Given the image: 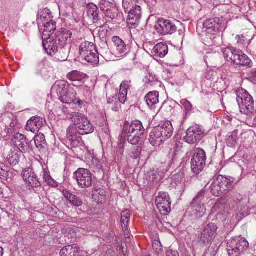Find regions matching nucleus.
Listing matches in <instances>:
<instances>
[{"mask_svg":"<svg viewBox=\"0 0 256 256\" xmlns=\"http://www.w3.org/2000/svg\"><path fill=\"white\" fill-rule=\"evenodd\" d=\"M123 152H124V150H120L118 152V156H122V155L123 154Z\"/></svg>","mask_w":256,"mask_h":256,"instance_id":"nucleus-58","label":"nucleus"},{"mask_svg":"<svg viewBox=\"0 0 256 256\" xmlns=\"http://www.w3.org/2000/svg\"><path fill=\"white\" fill-rule=\"evenodd\" d=\"M142 16L141 8L136 6L128 14L127 23L130 28H136L139 25Z\"/></svg>","mask_w":256,"mask_h":256,"instance_id":"nucleus-20","label":"nucleus"},{"mask_svg":"<svg viewBox=\"0 0 256 256\" xmlns=\"http://www.w3.org/2000/svg\"><path fill=\"white\" fill-rule=\"evenodd\" d=\"M42 172L41 173V176H42L44 182L48 186L56 187L58 186L57 183L50 175L48 170L44 168H42Z\"/></svg>","mask_w":256,"mask_h":256,"instance_id":"nucleus-38","label":"nucleus"},{"mask_svg":"<svg viewBox=\"0 0 256 256\" xmlns=\"http://www.w3.org/2000/svg\"><path fill=\"white\" fill-rule=\"evenodd\" d=\"M248 242L240 236L228 242L227 250L229 256H238L248 248Z\"/></svg>","mask_w":256,"mask_h":256,"instance_id":"nucleus-11","label":"nucleus"},{"mask_svg":"<svg viewBox=\"0 0 256 256\" xmlns=\"http://www.w3.org/2000/svg\"><path fill=\"white\" fill-rule=\"evenodd\" d=\"M224 58L229 62H233L237 66L251 68L253 62L242 50L233 47L226 48L223 51Z\"/></svg>","mask_w":256,"mask_h":256,"instance_id":"nucleus-5","label":"nucleus"},{"mask_svg":"<svg viewBox=\"0 0 256 256\" xmlns=\"http://www.w3.org/2000/svg\"><path fill=\"white\" fill-rule=\"evenodd\" d=\"M155 28L160 34L163 35L172 34L177 30L176 26L172 21L164 18L158 19Z\"/></svg>","mask_w":256,"mask_h":256,"instance_id":"nucleus-19","label":"nucleus"},{"mask_svg":"<svg viewBox=\"0 0 256 256\" xmlns=\"http://www.w3.org/2000/svg\"><path fill=\"white\" fill-rule=\"evenodd\" d=\"M125 102L121 100V96L119 94H116L108 98V108L114 112H118L121 108V104H124Z\"/></svg>","mask_w":256,"mask_h":256,"instance_id":"nucleus-23","label":"nucleus"},{"mask_svg":"<svg viewBox=\"0 0 256 256\" xmlns=\"http://www.w3.org/2000/svg\"><path fill=\"white\" fill-rule=\"evenodd\" d=\"M130 218V213L128 210H126L121 213V224L124 232L128 230Z\"/></svg>","mask_w":256,"mask_h":256,"instance_id":"nucleus-39","label":"nucleus"},{"mask_svg":"<svg viewBox=\"0 0 256 256\" xmlns=\"http://www.w3.org/2000/svg\"><path fill=\"white\" fill-rule=\"evenodd\" d=\"M234 181L233 178L218 175L210 186V192L214 196H218L224 192L230 190Z\"/></svg>","mask_w":256,"mask_h":256,"instance_id":"nucleus-7","label":"nucleus"},{"mask_svg":"<svg viewBox=\"0 0 256 256\" xmlns=\"http://www.w3.org/2000/svg\"><path fill=\"white\" fill-rule=\"evenodd\" d=\"M106 16L111 19H116L118 16V11L116 6H110L104 12Z\"/></svg>","mask_w":256,"mask_h":256,"instance_id":"nucleus-41","label":"nucleus"},{"mask_svg":"<svg viewBox=\"0 0 256 256\" xmlns=\"http://www.w3.org/2000/svg\"><path fill=\"white\" fill-rule=\"evenodd\" d=\"M216 76V72L212 70H208L203 74V77L209 80H214Z\"/></svg>","mask_w":256,"mask_h":256,"instance_id":"nucleus-47","label":"nucleus"},{"mask_svg":"<svg viewBox=\"0 0 256 256\" xmlns=\"http://www.w3.org/2000/svg\"><path fill=\"white\" fill-rule=\"evenodd\" d=\"M52 14L48 8H44L38 14L37 23L40 30H43L44 35L50 36V33L53 32L56 28V22L52 20Z\"/></svg>","mask_w":256,"mask_h":256,"instance_id":"nucleus-6","label":"nucleus"},{"mask_svg":"<svg viewBox=\"0 0 256 256\" xmlns=\"http://www.w3.org/2000/svg\"><path fill=\"white\" fill-rule=\"evenodd\" d=\"M252 124L254 126L256 127V117L254 118L253 120Z\"/></svg>","mask_w":256,"mask_h":256,"instance_id":"nucleus-60","label":"nucleus"},{"mask_svg":"<svg viewBox=\"0 0 256 256\" xmlns=\"http://www.w3.org/2000/svg\"><path fill=\"white\" fill-rule=\"evenodd\" d=\"M218 249L217 245L214 244L210 245L207 250L206 251V254L209 256H215L217 254Z\"/></svg>","mask_w":256,"mask_h":256,"instance_id":"nucleus-46","label":"nucleus"},{"mask_svg":"<svg viewBox=\"0 0 256 256\" xmlns=\"http://www.w3.org/2000/svg\"><path fill=\"white\" fill-rule=\"evenodd\" d=\"M35 144H41L46 142L45 136L43 134L40 133L36 134L34 138Z\"/></svg>","mask_w":256,"mask_h":256,"instance_id":"nucleus-51","label":"nucleus"},{"mask_svg":"<svg viewBox=\"0 0 256 256\" xmlns=\"http://www.w3.org/2000/svg\"><path fill=\"white\" fill-rule=\"evenodd\" d=\"M218 228L216 224L213 222L209 223L205 226L198 236V244L204 247L209 244L217 235Z\"/></svg>","mask_w":256,"mask_h":256,"instance_id":"nucleus-12","label":"nucleus"},{"mask_svg":"<svg viewBox=\"0 0 256 256\" xmlns=\"http://www.w3.org/2000/svg\"><path fill=\"white\" fill-rule=\"evenodd\" d=\"M238 134L236 131H234L228 134L226 138V144L228 146L234 147L236 144Z\"/></svg>","mask_w":256,"mask_h":256,"instance_id":"nucleus-40","label":"nucleus"},{"mask_svg":"<svg viewBox=\"0 0 256 256\" xmlns=\"http://www.w3.org/2000/svg\"><path fill=\"white\" fill-rule=\"evenodd\" d=\"M153 247L156 250H161L162 249V246L160 242L155 240L153 242Z\"/></svg>","mask_w":256,"mask_h":256,"instance_id":"nucleus-52","label":"nucleus"},{"mask_svg":"<svg viewBox=\"0 0 256 256\" xmlns=\"http://www.w3.org/2000/svg\"><path fill=\"white\" fill-rule=\"evenodd\" d=\"M155 203L162 214L166 216L170 212L171 202L168 193L160 192L156 198Z\"/></svg>","mask_w":256,"mask_h":256,"instance_id":"nucleus-17","label":"nucleus"},{"mask_svg":"<svg viewBox=\"0 0 256 256\" xmlns=\"http://www.w3.org/2000/svg\"><path fill=\"white\" fill-rule=\"evenodd\" d=\"M92 174L88 169L79 168L74 172L73 178L80 188H87L92 186Z\"/></svg>","mask_w":256,"mask_h":256,"instance_id":"nucleus-15","label":"nucleus"},{"mask_svg":"<svg viewBox=\"0 0 256 256\" xmlns=\"http://www.w3.org/2000/svg\"><path fill=\"white\" fill-rule=\"evenodd\" d=\"M22 152L14 148L11 150L7 156V160L10 164L12 166L16 165L20 162Z\"/></svg>","mask_w":256,"mask_h":256,"instance_id":"nucleus-35","label":"nucleus"},{"mask_svg":"<svg viewBox=\"0 0 256 256\" xmlns=\"http://www.w3.org/2000/svg\"><path fill=\"white\" fill-rule=\"evenodd\" d=\"M206 190L204 189L202 190L194 198L192 202H195L198 203H202V202L204 198V194Z\"/></svg>","mask_w":256,"mask_h":256,"instance_id":"nucleus-50","label":"nucleus"},{"mask_svg":"<svg viewBox=\"0 0 256 256\" xmlns=\"http://www.w3.org/2000/svg\"><path fill=\"white\" fill-rule=\"evenodd\" d=\"M9 168L3 163H0V178L7 180L9 176Z\"/></svg>","mask_w":256,"mask_h":256,"instance_id":"nucleus-43","label":"nucleus"},{"mask_svg":"<svg viewBox=\"0 0 256 256\" xmlns=\"http://www.w3.org/2000/svg\"><path fill=\"white\" fill-rule=\"evenodd\" d=\"M168 46L166 43H158L156 44L152 50V53L160 58H164L168 53Z\"/></svg>","mask_w":256,"mask_h":256,"instance_id":"nucleus-30","label":"nucleus"},{"mask_svg":"<svg viewBox=\"0 0 256 256\" xmlns=\"http://www.w3.org/2000/svg\"><path fill=\"white\" fill-rule=\"evenodd\" d=\"M90 168L95 174H104V169L102 162L96 158H92L90 164Z\"/></svg>","mask_w":256,"mask_h":256,"instance_id":"nucleus-37","label":"nucleus"},{"mask_svg":"<svg viewBox=\"0 0 256 256\" xmlns=\"http://www.w3.org/2000/svg\"><path fill=\"white\" fill-rule=\"evenodd\" d=\"M132 87V80H126L122 81L120 85V92L121 96V100L126 102L127 99V94L128 90Z\"/></svg>","mask_w":256,"mask_h":256,"instance_id":"nucleus-31","label":"nucleus"},{"mask_svg":"<svg viewBox=\"0 0 256 256\" xmlns=\"http://www.w3.org/2000/svg\"><path fill=\"white\" fill-rule=\"evenodd\" d=\"M37 148H38L40 150H44L46 148L47 144L46 143H41V144H35Z\"/></svg>","mask_w":256,"mask_h":256,"instance_id":"nucleus-54","label":"nucleus"},{"mask_svg":"<svg viewBox=\"0 0 256 256\" xmlns=\"http://www.w3.org/2000/svg\"><path fill=\"white\" fill-rule=\"evenodd\" d=\"M167 256H179V254L176 250H169L166 252Z\"/></svg>","mask_w":256,"mask_h":256,"instance_id":"nucleus-53","label":"nucleus"},{"mask_svg":"<svg viewBox=\"0 0 256 256\" xmlns=\"http://www.w3.org/2000/svg\"><path fill=\"white\" fill-rule=\"evenodd\" d=\"M189 210L191 215L195 216L197 218H200L206 213V208L203 203L192 202Z\"/></svg>","mask_w":256,"mask_h":256,"instance_id":"nucleus-24","label":"nucleus"},{"mask_svg":"<svg viewBox=\"0 0 256 256\" xmlns=\"http://www.w3.org/2000/svg\"><path fill=\"white\" fill-rule=\"evenodd\" d=\"M156 81L157 78L156 76L150 73L147 74L144 79V84L147 87L154 85Z\"/></svg>","mask_w":256,"mask_h":256,"instance_id":"nucleus-42","label":"nucleus"},{"mask_svg":"<svg viewBox=\"0 0 256 256\" xmlns=\"http://www.w3.org/2000/svg\"><path fill=\"white\" fill-rule=\"evenodd\" d=\"M4 254V250L3 248L0 246V256H3Z\"/></svg>","mask_w":256,"mask_h":256,"instance_id":"nucleus-59","label":"nucleus"},{"mask_svg":"<svg viewBox=\"0 0 256 256\" xmlns=\"http://www.w3.org/2000/svg\"><path fill=\"white\" fill-rule=\"evenodd\" d=\"M206 154L204 150L200 148L195 149L191 160L192 172L196 174H199L206 166Z\"/></svg>","mask_w":256,"mask_h":256,"instance_id":"nucleus-13","label":"nucleus"},{"mask_svg":"<svg viewBox=\"0 0 256 256\" xmlns=\"http://www.w3.org/2000/svg\"><path fill=\"white\" fill-rule=\"evenodd\" d=\"M86 14L88 17L92 20L93 23H99L100 18L98 12V7L96 4L93 3L88 4L86 6Z\"/></svg>","mask_w":256,"mask_h":256,"instance_id":"nucleus-27","label":"nucleus"},{"mask_svg":"<svg viewBox=\"0 0 256 256\" xmlns=\"http://www.w3.org/2000/svg\"><path fill=\"white\" fill-rule=\"evenodd\" d=\"M46 120L40 116H33L27 122L26 130L33 133L38 132V130L46 124Z\"/></svg>","mask_w":256,"mask_h":256,"instance_id":"nucleus-22","label":"nucleus"},{"mask_svg":"<svg viewBox=\"0 0 256 256\" xmlns=\"http://www.w3.org/2000/svg\"><path fill=\"white\" fill-rule=\"evenodd\" d=\"M63 194L72 204L78 207L82 206L83 202L80 198L76 196L68 190H64Z\"/></svg>","mask_w":256,"mask_h":256,"instance_id":"nucleus-36","label":"nucleus"},{"mask_svg":"<svg viewBox=\"0 0 256 256\" xmlns=\"http://www.w3.org/2000/svg\"><path fill=\"white\" fill-rule=\"evenodd\" d=\"M235 40H236V42L239 46H244L248 44V39L242 34L236 35L235 37Z\"/></svg>","mask_w":256,"mask_h":256,"instance_id":"nucleus-49","label":"nucleus"},{"mask_svg":"<svg viewBox=\"0 0 256 256\" xmlns=\"http://www.w3.org/2000/svg\"><path fill=\"white\" fill-rule=\"evenodd\" d=\"M70 118L74 126H70L66 130V138L72 148L78 146L81 140L80 135L88 134L92 133L94 130V126L88 118L84 114L79 112H72Z\"/></svg>","mask_w":256,"mask_h":256,"instance_id":"nucleus-2","label":"nucleus"},{"mask_svg":"<svg viewBox=\"0 0 256 256\" xmlns=\"http://www.w3.org/2000/svg\"><path fill=\"white\" fill-rule=\"evenodd\" d=\"M60 256H78L79 248L75 244L68 245L60 251Z\"/></svg>","mask_w":256,"mask_h":256,"instance_id":"nucleus-32","label":"nucleus"},{"mask_svg":"<svg viewBox=\"0 0 256 256\" xmlns=\"http://www.w3.org/2000/svg\"><path fill=\"white\" fill-rule=\"evenodd\" d=\"M236 202H240L241 200H242V196H240L238 194H236Z\"/></svg>","mask_w":256,"mask_h":256,"instance_id":"nucleus-56","label":"nucleus"},{"mask_svg":"<svg viewBox=\"0 0 256 256\" xmlns=\"http://www.w3.org/2000/svg\"><path fill=\"white\" fill-rule=\"evenodd\" d=\"M112 42H114L116 48V50L119 54H124V56L128 53L129 51L128 48L125 42L118 36H114L112 38Z\"/></svg>","mask_w":256,"mask_h":256,"instance_id":"nucleus-29","label":"nucleus"},{"mask_svg":"<svg viewBox=\"0 0 256 256\" xmlns=\"http://www.w3.org/2000/svg\"><path fill=\"white\" fill-rule=\"evenodd\" d=\"M173 134L171 122L166 121L154 127L150 134V142L153 146H158L170 138Z\"/></svg>","mask_w":256,"mask_h":256,"instance_id":"nucleus-4","label":"nucleus"},{"mask_svg":"<svg viewBox=\"0 0 256 256\" xmlns=\"http://www.w3.org/2000/svg\"><path fill=\"white\" fill-rule=\"evenodd\" d=\"M236 101L240 112L246 115L252 114L254 110L253 98L244 89L238 90L236 92Z\"/></svg>","mask_w":256,"mask_h":256,"instance_id":"nucleus-8","label":"nucleus"},{"mask_svg":"<svg viewBox=\"0 0 256 256\" xmlns=\"http://www.w3.org/2000/svg\"><path fill=\"white\" fill-rule=\"evenodd\" d=\"M98 54L99 53L96 48L95 50H90V52H88L86 55L88 57L86 58L79 57V59L81 62L84 64H86V63L88 62L93 65H96L99 62Z\"/></svg>","mask_w":256,"mask_h":256,"instance_id":"nucleus-25","label":"nucleus"},{"mask_svg":"<svg viewBox=\"0 0 256 256\" xmlns=\"http://www.w3.org/2000/svg\"><path fill=\"white\" fill-rule=\"evenodd\" d=\"M148 106L151 108H154L159 102V93L156 91L149 92L144 98Z\"/></svg>","mask_w":256,"mask_h":256,"instance_id":"nucleus-26","label":"nucleus"},{"mask_svg":"<svg viewBox=\"0 0 256 256\" xmlns=\"http://www.w3.org/2000/svg\"><path fill=\"white\" fill-rule=\"evenodd\" d=\"M99 34H100V38H104V37L106 36V33L104 30H102V31H99Z\"/></svg>","mask_w":256,"mask_h":256,"instance_id":"nucleus-57","label":"nucleus"},{"mask_svg":"<svg viewBox=\"0 0 256 256\" xmlns=\"http://www.w3.org/2000/svg\"><path fill=\"white\" fill-rule=\"evenodd\" d=\"M24 180L32 188L40 186L41 182L39 180L37 175L32 170L28 168L24 170L22 174Z\"/></svg>","mask_w":256,"mask_h":256,"instance_id":"nucleus-21","label":"nucleus"},{"mask_svg":"<svg viewBox=\"0 0 256 256\" xmlns=\"http://www.w3.org/2000/svg\"><path fill=\"white\" fill-rule=\"evenodd\" d=\"M100 54L102 55L101 56H102L104 58H106L107 57V56H103V55H102V54Z\"/></svg>","mask_w":256,"mask_h":256,"instance_id":"nucleus-63","label":"nucleus"},{"mask_svg":"<svg viewBox=\"0 0 256 256\" xmlns=\"http://www.w3.org/2000/svg\"><path fill=\"white\" fill-rule=\"evenodd\" d=\"M86 74L78 70H72L66 75V78L69 80L75 83H81L86 78Z\"/></svg>","mask_w":256,"mask_h":256,"instance_id":"nucleus-33","label":"nucleus"},{"mask_svg":"<svg viewBox=\"0 0 256 256\" xmlns=\"http://www.w3.org/2000/svg\"><path fill=\"white\" fill-rule=\"evenodd\" d=\"M74 229H72V230H70V232L72 231V232H74V235H73L72 238H73L74 236L76 237V232H74Z\"/></svg>","mask_w":256,"mask_h":256,"instance_id":"nucleus-62","label":"nucleus"},{"mask_svg":"<svg viewBox=\"0 0 256 256\" xmlns=\"http://www.w3.org/2000/svg\"><path fill=\"white\" fill-rule=\"evenodd\" d=\"M106 52H108V48H106Z\"/></svg>","mask_w":256,"mask_h":256,"instance_id":"nucleus-64","label":"nucleus"},{"mask_svg":"<svg viewBox=\"0 0 256 256\" xmlns=\"http://www.w3.org/2000/svg\"><path fill=\"white\" fill-rule=\"evenodd\" d=\"M112 2V0H101L99 4L101 10L104 12L107 9H108L110 6H114Z\"/></svg>","mask_w":256,"mask_h":256,"instance_id":"nucleus-44","label":"nucleus"},{"mask_svg":"<svg viewBox=\"0 0 256 256\" xmlns=\"http://www.w3.org/2000/svg\"><path fill=\"white\" fill-rule=\"evenodd\" d=\"M142 150V146L138 144V146L134 147L132 149L131 152L129 154V156L134 159H137L140 158Z\"/></svg>","mask_w":256,"mask_h":256,"instance_id":"nucleus-45","label":"nucleus"},{"mask_svg":"<svg viewBox=\"0 0 256 256\" xmlns=\"http://www.w3.org/2000/svg\"><path fill=\"white\" fill-rule=\"evenodd\" d=\"M144 129L141 122L135 120L130 124H124L122 134L129 143L132 145H141L143 142Z\"/></svg>","mask_w":256,"mask_h":256,"instance_id":"nucleus-3","label":"nucleus"},{"mask_svg":"<svg viewBox=\"0 0 256 256\" xmlns=\"http://www.w3.org/2000/svg\"><path fill=\"white\" fill-rule=\"evenodd\" d=\"M203 26L206 34L210 35H214L226 28L222 18L217 17L206 19L204 22Z\"/></svg>","mask_w":256,"mask_h":256,"instance_id":"nucleus-16","label":"nucleus"},{"mask_svg":"<svg viewBox=\"0 0 256 256\" xmlns=\"http://www.w3.org/2000/svg\"><path fill=\"white\" fill-rule=\"evenodd\" d=\"M69 84L66 82L60 81L53 86L56 89L60 101L66 104H70L74 100L76 93L72 88H68Z\"/></svg>","mask_w":256,"mask_h":256,"instance_id":"nucleus-9","label":"nucleus"},{"mask_svg":"<svg viewBox=\"0 0 256 256\" xmlns=\"http://www.w3.org/2000/svg\"><path fill=\"white\" fill-rule=\"evenodd\" d=\"M246 79L254 83L256 82V69L251 70L246 72Z\"/></svg>","mask_w":256,"mask_h":256,"instance_id":"nucleus-48","label":"nucleus"},{"mask_svg":"<svg viewBox=\"0 0 256 256\" xmlns=\"http://www.w3.org/2000/svg\"><path fill=\"white\" fill-rule=\"evenodd\" d=\"M96 46L93 42L88 41L82 42L79 46L80 58H86L88 52H90V50H94L96 49Z\"/></svg>","mask_w":256,"mask_h":256,"instance_id":"nucleus-28","label":"nucleus"},{"mask_svg":"<svg viewBox=\"0 0 256 256\" xmlns=\"http://www.w3.org/2000/svg\"><path fill=\"white\" fill-rule=\"evenodd\" d=\"M72 102H74L75 104H78L80 106L83 104V102L82 100H80V98L76 99V98Z\"/></svg>","mask_w":256,"mask_h":256,"instance_id":"nucleus-55","label":"nucleus"},{"mask_svg":"<svg viewBox=\"0 0 256 256\" xmlns=\"http://www.w3.org/2000/svg\"><path fill=\"white\" fill-rule=\"evenodd\" d=\"M44 66V64L43 62H41L38 64V66L40 68H43Z\"/></svg>","mask_w":256,"mask_h":256,"instance_id":"nucleus-61","label":"nucleus"},{"mask_svg":"<svg viewBox=\"0 0 256 256\" xmlns=\"http://www.w3.org/2000/svg\"><path fill=\"white\" fill-rule=\"evenodd\" d=\"M180 103V105L184 110V116L185 119L194 112V108L192 104L186 99L182 100Z\"/></svg>","mask_w":256,"mask_h":256,"instance_id":"nucleus-34","label":"nucleus"},{"mask_svg":"<svg viewBox=\"0 0 256 256\" xmlns=\"http://www.w3.org/2000/svg\"><path fill=\"white\" fill-rule=\"evenodd\" d=\"M204 135V130L202 127L196 125L190 127L187 130L184 139L186 142L194 144L199 142Z\"/></svg>","mask_w":256,"mask_h":256,"instance_id":"nucleus-18","label":"nucleus"},{"mask_svg":"<svg viewBox=\"0 0 256 256\" xmlns=\"http://www.w3.org/2000/svg\"><path fill=\"white\" fill-rule=\"evenodd\" d=\"M72 32L71 31L67 29H62L61 31L58 32L55 34L54 36L50 37L45 42H52V45H49L48 47L50 48L51 50L53 48H56L54 46L56 44L60 46L66 45L67 43L70 44L72 41ZM55 49H54V50Z\"/></svg>","mask_w":256,"mask_h":256,"instance_id":"nucleus-14","label":"nucleus"},{"mask_svg":"<svg viewBox=\"0 0 256 256\" xmlns=\"http://www.w3.org/2000/svg\"><path fill=\"white\" fill-rule=\"evenodd\" d=\"M0 134L12 136V141L18 151L26 152L28 149V140L24 134L16 132L20 125L16 118L10 112L2 114L0 118Z\"/></svg>","mask_w":256,"mask_h":256,"instance_id":"nucleus-1","label":"nucleus"},{"mask_svg":"<svg viewBox=\"0 0 256 256\" xmlns=\"http://www.w3.org/2000/svg\"><path fill=\"white\" fill-rule=\"evenodd\" d=\"M52 42H45V40L43 41L42 44L47 54L50 56H54L58 61H65L68 58L70 53V46L68 45L60 46V44H56L54 46L56 50H54L53 48V50H51L50 48L52 46H50L48 48V47L49 45H52Z\"/></svg>","mask_w":256,"mask_h":256,"instance_id":"nucleus-10","label":"nucleus"}]
</instances>
